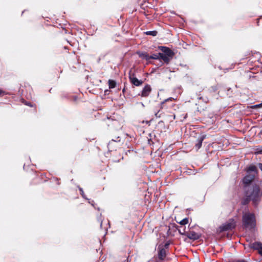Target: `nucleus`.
Masks as SVG:
<instances>
[{
    "label": "nucleus",
    "instance_id": "obj_1",
    "mask_svg": "<svg viewBox=\"0 0 262 262\" xmlns=\"http://www.w3.org/2000/svg\"><path fill=\"white\" fill-rule=\"evenodd\" d=\"M262 200V189L258 184L243 186L241 204L248 205L251 202L254 207H257Z\"/></svg>",
    "mask_w": 262,
    "mask_h": 262
},
{
    "label": "nucleus",
    "instance_id": "obj_2",
    "mask_svg": "<svg viewBox=\"0 0 262 262\" xmlns=\"http://www.w3.org/2000/svg\"><path fill=\"white\" fill-rule=\"evenodd\" d=\"M247 174L243 179V186L247 185H253L252 183L255 180L258 173L257 167L253 164L250 165L246 168Z\"/></svg>",
    "mask_w": 262,
    "mask_h": 262
},
{
    "label": "nucleus",
    "instance_id": "obj_3",
    "mask_svg": "<svg viewBox=\"0 0 262 262\" xmlns=\"http://www.w3.org/2000/svg\"><path fill=\"white\" fill-rule=\"evenodd\" d=\"M242 223L244 228L253 229L256 226V218L253 213L246 212L242 216Z\"/></svg>",
    "mask_w": 262,
    "mask_h": 262
},
{
    "label": "nucleus",
    "instance_id": "obj_4",
    "mask_svg": "<svg viewBox=\"0 0 262 262\" xmlns=\"http://www.w3.org/2000/svg\"><path fill=\"white\" fill-rule=\"evenodd\" d=\"M159 49L163 52L162 53H160L161 59L165 63H168L174 55L173 52L166 47L159 46Z\"/></svg>",
    "mask_w": 262,
    "mask_h": 262
},
{
    "label": "nucleus",
    "instance_id": "obj_5",
    "mask_svg": "<svg viewBox=\"0 0 262 262\" xmlns=\"http://www.w3.org/2000/svg\"><path fill=\"white\" fill-rule=\"evenodd\" d=\"M236 223L234 219H230L228 222L225 223L220 227L221 231L231 230L235 228Z\"/></svg>",
    "mask_w": 262,
    "mask_h": 262
},
{
    "label": "nucleus",
    "instance_id": "obj_6",
    "mask_svg": "<svg viewBox=\"0 0 262 262\" xmlns=\"http://www.w3.org/2000/svg\"><path fill=\"white\" fill-rule=\"evenodd\" d=\"M185 234L189 238L195 240L200 238V235L194 231L186 232L185 230L183 233L181 232V235Z\"/></svg>",
    "mask_w": 262,
    "mask_h": 262
},
{
    "label": "nucleus",
    "instance_id": "obj_7",
    "mask_svg": "<svg viewBox=\"0 0 262 262\" xmlns=\"http://www.w3.org/2000/svg\"><path fill=\"white\" fill-rule=\"evenodd\" d=\"M151 91V88L150 85L146 84L143 89L141 92V96L146 97L148 96Z\"/></svg>",
    "mask_w": 262,
    "mask_h": 262
},
{
    "label": "nucleus",
    "instance_id": "obj_8",
    "mask_svg": "<svg viewBox=\"0 0 262 262\" xmlns=\"http://www.w3.org/2000/svg\"><path fill=\"white\" fill-rule=\"evenodd\" d=\"M130 82L132 84H133L136 86H140V85H142V83H143V81L142 80H139L136 77L135 78H132V79L130 78Z\"/></svg>",
    "mask_w": 262,
    "mask_h": 262
},
{
    "label": "nucleus",
    "instance_id": "obj_9",
    "mask_svg": "<svg viewBox=\"0 0 262 262\" xmlns=\"http://www.w3.org/2000/svg\"><path fill=\"white\" fill-rule=\"evenodd\" d=\"M262 245V243L260 242H254L253 243H251L249 245V247L254 250H258L259 249V247H260Z\"/></svg>",
    "mask_w": 262,
    "mask_h": 262
},
{
    "label": "nucleus",
    "instance_id": "obj_10",
    "mask_svg": "<svg viewBox=\"0 0 262 262\" xmlns=\"http://www.w3.org/2000/svg\"><path fill=\"white\" fill-rule=\"evenodd\" d=\"M166 257V251L164 249H160L158 252V257L160 259L163 260Z\"/></svg>",
    "mask_w": 262,
    "mask_h": 262
},
{
    "label": "nucleus",
    "instance_id": "obj_11",
    "mask_svg": "<svg viewBox=\"0 0 262 262\" xmlns=\"http://www.w3.org/2000/svg\"><path fill=\"white\" fill-rule=\"evenodd\" d=\"M139 56L140 57L146 59L147 61L149 60V55L146 52H143L139 54Z\"/></svg>",
    "mask_w": 262,
    "mask_h": 262
},
{
    "label": "nucleus",
    "instance_id": "obj_12",
    "mask_svg": "<svg viewBox=\"0 0 262 262\" xmlns=\"http://www.w3.org/2000/svg\"><path fill=\"white\" fill-rule=\"evenodd\" d=\"M108 84L110 89L115 88L116 86V82L114 80L109 79L108 81Z\"/></svg>",
    "mask_w": 262,
    "mask_h": 262
},
{
    "label": "nucleus",
    "instance_id": "obj_13",
    "mask_svg": "<svg viewBox=\"0 0 262 262\" xmlns=\"http://www.w3.org/2000/svg\"><path fill=\"white\" fill-rule=\"evenodd\" d=\"M161 59V57L160 56V53L158 54H154L152 55H149V60L150 59Z\"/></svg>",
    "mask_w": 262,
    "mask_h": 262
},
{
    "label": "nucleus",
    "instance_id": "obj_14",
    "mask_svg": "<svg viewBox=\"0 0 262 262\" xmlns=\"http://www.w3.org/2000/svg\"><path fill=\"white\" fill-rule=\"evenodd\" d=\"M203 140V138H200L198 140V142L195 145L196 149H199L202 146Z\"/></svg>",
    "mask_w": 262,
    "mask_h": 262
},
{
    "label": "nucleus",
    "instance_id": "obj_15",
    "mask_svg": "<svg viewBox=\"0 0 262 262\" xmlns=\"http://www.w3.org/2000/svg\"><path fill=\"white\" fill-rule=\"evenodd\" d=\"M145 33L147 35H151L152 36H156L158 34V32L157 31H147Z\"/></svg>",
    "mask_w": 262,
    "mask_h": 262
},
{
    "label": "nucleus",
    "instance_id": "obj_16",
    "mask_svg": "<svg viewBox=\"0 0 262 262\" xmlns=\"http://www.w3.org/2000/svg\"><path fill=\"white\" fill-rule=\"evenodd\" d=\"M135 73L133 72L132 69H130L128 73V78L129 79V81H130V78H135Z\"/></svg>",
    "mask_w": 262,
    "mask_h": 262
},
{
    "label": "nucleus",
    "instance_id": "obj_17",
    "mask_svg": "<svg viewBox=\"0 0 262 262\" xmlns=\"http://www.w3.org/2000/svg\"><path fill=\"white\" fill-rule=\"evenodd\" d=\"M189 223V218L186 217L181 220V227L183 225H185Z\"/></svg>",
    "mask_w": 262,
    "mask_h": 262
},
{
    "label": "nucleus",
    "instance_id": "obj_18",
    "mask_svg": "<svg viewBox=\"0 0 262 262\" xmlns=\"http://www.w3.org/2000/svg\"><path fill=\"white\" fill-rule=\"evenodd\" d=\"M199 98L200 99H202L206 103H208L209 102V99L207 97H205V98H203V97H200Z\"/></svg>",
    "mask_w": 262,
    "mask_h": 262
},
{
    "label": "nucleus",
    "instance_id": "obj_19",
    "mask_svg": "<svg viewBox=\"0 0 262 262\" xmlns=\"http://www.w3.org/2000/svg\"><path fill=\"white\" fill-rule=\"evenodd\" d=\"M160 113V111H158V112H157V113H155V116H156V117L157 118H160V117H161V113Z\"/></svg>",
    "mask_w": 262,
    "mask_h": 262
},
{
    "label": "nucleus",
    "instance_id": "obj_20",
    "mask_svg": "<svg viewBox=\"0 0 262 262\" xmlns=\"http://www.w3.org/2000/svg\"><path fill=\"white\" fill-rule=\"evenodd\" d=\"M261 106H262V103L255 105L252 106V108H258V107H260Z\"/></svg>",
    "mask_w": 262,
    "mask_h": 262
},
{
    "label": "nucleus",
    "instance_id": "obj_21",
    "mask_svg": "<svg viewBox=\"0 0 262 262\" xmlns=\"http://www.w3.org/2000/svg\"><path fill=\"white\" fill-rule=\"evenodd\" d=\"M258 251L259 254L262 256V244L261 246L260 247H259V249L258 250Z\"/></svg>",
    "mask_w": 262,
    "mask_h": 262
},
{
    "label": "nucleus",
    "instance_id": "obj_22",
    "mask_svg": "<svg viewBox=\"0 0 262 262\" xmlns=\"http://www.w3.org/2000/svg\"><path fill=\"white\" fill-rule=\"evenodd\" d=\"M233 262H247L244 259H238V260H235Z\"/></svg>",
    "mask_w": 262,
    "mask_h": 262
},
{
    "label": "nucleus",
    "instance_id": "obj_23",
    "mask_svg": "<svg viewBox=\"0 0 262 262\" xmlns=\"http://www.w3.org/2000/svg\"><path fill=\"white\" fill-rule=\"evenodd\" d=\"M6 94V92L0 89V96H4Z\"/></svg>",
    "mask_w": 262,
    "mask_h": 262
},
{
    "label": "nucleus",
    "instance_id": "obj_24",
    "mask_svg": "<svg viewBox=\"0 0 262 262\" xmlns=\"http://www.w3.org/2000/svg\"><path fill=\"white\" fill-rule=\"evenodd\" d=\"M79 190L80 191V194H81V195L83 197L84 196V192H83V190H82V188H80L79 189Z\"/></svg>",
    "mask_w": 262,
    "mask_h": 262
},
{
    "label": "nucleus",
    "instance_id": "obj_25",
    "mask_svg": "<svg viewBox=\"0 0 262 262\" xmlns=\"http://www.w3.org/2000/svg\"><path fill=\"white\" fill-rule=\"evenodd\" d=\"M25 104H26V105H28V106H31V107H32V105L31 104V102H26L25 103Z\"/></svg>",
    "mask_w": 262,
    "mask_h": 262
},
{
    "label": "nucleus",
    "instance_id": "obj_26",
    "mask_svg": "<svg viewBox=\"0 0 262 262\" xmlns=\"http://www.w3.org/2000/svg\"><path fill=\"white\" fill-rule=\"evenodd\" d=\"M258 167L259 169L262 171V163H259Z\"/></svg>",
    "mask_w": 262,
    "mask_h": 262
},
{
    "label": "nucleus",
    "instance_id": "obj_27",
    "mask_svg": "<svg viewBox=\"0 0 262 262\" xmlns=\"http://www.w3.org/2000/svg\"><path fill=\"white\" fill-rule=\"evenodd\" d=\"M169 117H172L173 119H175L176 118V115L174 114L172 115H170Z\"/></svg>",
    "mask_w": 262,
    "mask_h": 262
},
{
    "label": "nucleus",
    "instance_id": "obj_28",
    "mask_svg": "<svg viewBox=\"0 0 262 262\" xmlns=\"http://www.w3.org/2000/svg\"><path fill=\"white\" fill-rule=\"evenodd\" d=\"M117 123H118V122L117 121H116V120H115V121H113V125H115V124H116Z\"/></svg>",
    "mask_w": 262,
    "mask_h": 262
},
{
    "label": "nucleus",
    "instance_id": "obj_29",
    "mask_svg": "<svg viewBox=\"0 0 262 262\" xmlns=\"http://www.w3.org/2000/svg\"><path fill=\"white\" fill-rule=\"evenodd\" d=\"M184 44H185V43L184 42H183V43L181 42V46H182L184 48H185V47H184V46H185V45H184Z\"/></svg>",
    "mask_w": 262,
    "mask_h": 262
},
{
    "label": "nucleus",
    "instance_id": "obj_30",
    "mask_svg": "<svg viewBox=\"0 0 262 262\" xmlns=\"http://www.w3.org/2000/svg\"><path fill=\"white\" fill-rule=\"evenodd\" d=\"M184 44H185V43L184 42H183V43L181 42V46H182L184 48H185V47H184V46H185V45H184Z\"/></svg>",
    "mask_w": 262,
    "mask_h": 262
},
{
    "label": "nucleus",
    "instance_id": "obj_31",
    "mask_svg": "<svg viewBox=\"0 0 262 262\" xmlns=\"http://www.w3.org/2000/svg\"><path fill=\"white\" fill-rule=\"evenodd\" d=\"M99 222H100V226L101 227L102 224V221L100 220Z\"/></svg>",
    "mask_w": 262,
    "mask_h": 262
},
{
    "label": "nucleus",
    "instance_id": "obj_32",
    "mask_svg": "<svg viewBox=\"0 0 262 262\" xmlns=\"http://www.w3.org/2000/svg\"><path fill=\"white\" fill-rule=\"evenodd\" d=\"M257 153L262 154V150L259 151H258Z\"/></svg>",
    "mask_w": 262,
    "mask_h": 262
},
{
    "label": "nucleus",
    "instance_id": "obj_33",
    "mask_svg": "<svg viewBox=\"0 0 262 262\" xmlns=\"http://www.w3.org/2000/svg\"><path fill=\"white\" fill-rule=\"evenodd\" d=\"M125 92V89L124 88L122 90V92L124 93Z\"/></svg>",
    "mask_w": 262,
    "mask_h": 262
},
{
    "label": "nucleus",
    "instance_id": "obj_34",
    "mask_svg": "<svg viewBox=\"0 0 262 262\" xmlns=\"http://www.w3.org/2000/svg\"><path fill=\"white\" fill-rule=\"evenodd\" d=\"M76 99H77V97H74V100L75 101V100H76Z\"/></svg>",
    "mask_w": 262,
    "mask_h": 262
},
{
    "label": "nucleus",
    "instance_id": "obj_35",
    "mask_svg": "<svg viewBox=\"0 0 262 262\" xmlns=\"http://www.w3.org/2000/svg\"><path fill=\"white\" fill-rule=\"evenodd\" d=\"M126 260L127 261L126 262H128V258H127Z\"/></svg>",
    "mask_w": 262,
    "mask_h": 262
},
{
    "label": "nucleus",
    "instance_id": "obj_36",
    "mask_svg": "<svg viewBox=\"0 0 262 262\" xmlns=\"http://www.w3.org/2000/svg\"><path fill=\"white\" fill-rule=\"evenodd\" d=\"M164 103V102H163L161 103V104L162 105V104H163Z\"/></svg>",
    "mask_w": 262,
    "mask_h": 262
},
{
    "label": "nucleus",
    "instance_id": "obj_37",
    "mask_svg": "<svg viewBox=\"0 0 262 262\" xmlns=\"http://www.w3.org/2000/svg\"><path fill=\"white\" fill-rule=\"evenodd\" d=\"M168 245V244H165V246H167Z\"/></svg>",
    "mask_w": 262,
    "mask_h": 262
},
{
    "label": "nucleus",
    "instance_id": "obj_38",
    "mask_svg": "<svg viewBox=\"0 0 262 262\" xmlns=\"http://www.w3.org/2000/svg\"><path fill=\"white\" fill-rule=\"evenodd\" d=\"M178 231L179 233H180V230L178 229Z\"/></svg>",
    "mask_w": 262,
    "mask_h": 262
}]
</instances>
